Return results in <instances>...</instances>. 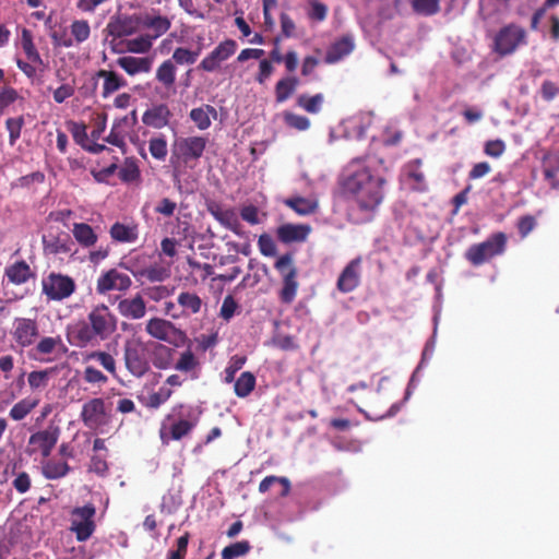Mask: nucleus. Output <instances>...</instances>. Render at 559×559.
<instances>
[{"label":"nucleus","instance_id":"f257e3e1","mask_svg":"<svg viewBox=\"0 0 559 559\" xmlns=\"http://www.w3.org/2000/svg\"><path fill=\"white\" fill-rule=\"evenodd\" d=\"M361 162V158L352 159L341 188L344 197L354 202L359 211L372 213L384 199L386 180L377 171L360 165Z\"/></svg>","mask_w":559,"mask_h":559},{"label":"nucleus","instance_id":"f03ea898","mask_svg":"<svg viewBox=\"0 0 559 559\" xmlns=\"http://www.w3.org/2000/svg\"><path fill=\"white\" fill-rule=\"evenodd\" d=\"M116 330V316L107 305L98 304L92 307L86 319L68 326L67 338L72 346L84 348L108 340Z\"/></svg>","mask_w":559,"mask_h":559},{"label":"nucleus","instance_id":"7ed1b4c3","mask_svg":"<svg viewBox=\"0 0 559 559\" xmlns=\"http://www.w3.org/2000/svg\"><path fill=\"white\" fill-rule=\"evenodd\" d=\"M148 348V342L139 337L127 340L123 344L124 366L138 379L151 370Z\"/></svg>","mask_w":559,"mask_h":559},{"label":"nucleus","instance_id":"20e7f679","mask_svg":"<svg viewBox=\"0 0 559 559\" xmlns=\"http://www.w3.org/2000/svg\"><path fill=\"white\" fill-rule=\"evenodd\" d=\"M274 269L282 277V288L278 292V299L282 304L290 305L299 288L298 269L295 265L294 254L287 252L277 258Z\"/></svg>","mask_w":559,"mask_h":559},{"label":"nucleus","instance_id":"39448f33","mask_svg":"<svg viewBox=\"0 0 559 559\" xmlns=\"http://www.w3.org/2000/svg\"><path fill=\"white\" fill-rule=\"evenodd\" d=\"M507 247V236L498 231L485 241L472 245L465 252V259L474 266L483 265L492 258L502 254Z\"/></svg>","mask_w":559,"mask_h":559},{"label":"nucleus","instance_id":"423d86ee","mask_svg":"<svg viewBox=\"0 0 559 559\" xmlns=\"http://www.w3.org/2000/svg\"><path fill=\"white\" fill-rule=\"evenodd\" d=\"M75 289V281L67 274L50 272L41 280V292L48 300L62 301L71 297Z\"/></svg>","mask_w":559,"mask_h":559},{"label":"nucleus","instance_id":"0eeeda50","mask_svg":"<svg viewBox=\"0 0 559 559\" xmlns=\"http://www.w3.org/2000/svg\"><path fill=\"white\" fill-rule=\"evenodd\" d=\"M206 144L207 139L201 135L177 140L171 152V164L175 166L176 162H182L185 165H188L191 160H198L202 157Z\"/></svg>","mask_w":559,"mask_h":559},{"label":"nucleus","instance_id":"6e6552de","mask_svg":"<svg viewBox=\"0 0 559 559\" xmlns=\"http://www.w3.org/2000/svg\"><path fill=\"white\" fill-rule=\"evenodd\" d=\"M95 514L96 508L93 503H87L72 510L70 530L75 534L78 542L87 540L95 532Z\"/></svg>","mask_w":559,"mask_h":559},{"label":"nucleus","instance_id":"1a4fd4ad","mask_svg":"<svg viewBox=\"0 0 559 559\" xmlns=\"http://www.w3.org/2000/svg\"><path fill=\"white\" fill-rule=\"evenodd\" d=\"M526 32L516 24H509L502 27L496 35L493 48L500 56L513 53L521 44L525 43Z\"/></svg>","mask_w":559,"mask_h":559},{"label":"nucleus","instance_id":"9d476101","mask_svg":"<svg viewBox=\"0 0 559 559\" xmlns=\"http://www.w3.org/2000/svg\"><path fill=\"white\" fill-rule=\"evenodd\" d=\"M132 285L131 277L119 272L117 269H110L100 274L96 282V292L99 295H106L109 292H126Z\"/></svg>","mask_w":559,"mask_h":559},{"label":"nucleus","instance_id":"9b49d317","mask_svg":"<svg viewBox=\"0 0 559 559\" xmlns=\"http://www.w3.org/2000/svg\"><path fill=\"white\" fill-rule=\"evenodd\" d=\"M59 439L58 428H48L31 435L27 453L29 455L40 452L43 457H48Z\"/></svg>","mask_w":559,"mask_h":559},{"label":"nucleus","instance_id":"f8f14e48","mask_svg":"<svg viewBox=\"0 0 559 559\" xmlns=\"http://www.w3.org/2000/svg\"><path fill=\"white\" fill-rule=\"evenodd\" d=\"M237 50V43L234 39H225L207 55L199 64V69L206 72L216 71L221 63L229 59Z\"/></svg>","mask_w":559,"mask_h":559},{"label":"nucleus","instance_id":"ddd939ff","mask_svg":"<svg viewBox=\"0 0 559 559\" xmlns=\"http://www.w3.org/2000/svg\"><path fill=\"white\" fill-rule=\"evenodd\" d=\"M81 419L90 429H97L106 424V406L102 397H94L83 404Z\"/></svg>","mask_w":559,"mask_h":559},{"label":"nucleus","instance_id":"4468645a","mask_svg":"<svg viewBox=\"0 0 559 559\" xmlns=\"http://www.w3.org/2000/svg\"><path fill=\"white\" fill-rule=\"evenodd\" d=\"M361 258L357 257L349 261L341 272L336 287L343 294H348L355 290L360 285L361 278Z\"/></svg>","mask_w":559,"mask_h":559},{"label":"nucleus","instance_id":"2eb2a0df","mask_svg":"<svg viewBox=\"0 0 559 559\" xmlns=\"http://www.w3.org/2000/svg\"><path fill=\"white\" fill-rule=\"evenodd\" d=\"M12 335L17 345L28 347L38 336V324L34 319L16 318Z\"/></svg>","mask_w":559,"mask_h":559},{"label":"nucleus","instance_id":"dca6fc26","mask_svg":"<svg viewBox=\"0 0 559 559\" xmlns=\"http://www.w3.org/2000/svg\"><path fill=\"white\" fill-rule=\"evenodd\" d=\"M138 23L141 27L148 29L147 33L153 40L166 34L171 27V21L167 16H163L157 12L144 13L138 16Z\"/></svg>","mask_w":559,"mask_h":559},{"label":"nucleus","instance_id":"f3484780","mask_svg":"<svg viewBox=\"0 0 559 559\" xmlns=\"http://www.w3.org/2000/svg\"><path fill=\"white\" fill-rule=\"evenodd\" d=\"M97 79H103L104 81L102 88L103 98L109 97L111 94L116 93L120 88L126 87L128 84L124 78L118 74L117 72L100 69L93 76L92 93H94L97 87Z\"/></svg>","mask_w":559,"mask_h":559},{"label":"nucleus","instance_id":"a211bd4d","mask_svg":"<svg viewBox=\"0 0 559 559\" xmlns=\"http://www.w3.org/2000/svg\"><path fill=\"white\" fill-rule=\"evenodd\" d=\"M312 228L308 224L286 223L277 227L276 237L282 243L304 242L307 240Z\"/></svg>","mask_w":559,"mask_h":559},{"label":"nucleus","instance_id":"6ab92c4d","mask_svg":"<svg viewBox=\"0 0 559 559\" xmlns=\"http://www.w3.org/2000/svg\"><path fill=\"white\" fill-rule=\"evenodd\" d=\"M194 424L188 419H180L168 425L163 421L159 438L163 444H168L171 440H181L183 437H187L193 429Z\"/></svg>","mask_w":559,"mask_h":559},{"label":"nucleus","instance_id":"aec40b11","mask_svg":"<svg viewBox=\"0 0 559 559\" xmlns=\"http://www.w3.org/2000/svg\"><path fill=\"white\" fill-rule=\"evenodd\" d=\"M355 48L354 37L350 34L343 35L333 41L328 48L324 62L334 64L348 56Z\"/></svg>","mask_w":559,"mask_h":559},{"label":"nucleus","instance_id":"412c9836","mask_svg":"<svg viewBox=\"0 0 559 559\" xmlns=\"http://www.w3.org/2000/svg\"><path fill=\"white\" fill-rule=\"evenodd\" d=\"M117 310L123 318L140 320L146 313V304L140 294L130 298H122L118 301Z\"/></svg>","mask_w":559,"mask_h":559},{"label":"nucleus","instance_id":"4be33fe9","mask_svg":"<svg viewBox=\"0 0 559 559\" xmlns=\"http://www.w3.org/2000/svg\"><path fill=\"white\" fill-rule=\"evenodd\" d=\"M177 304L182 318L199 314L202 308L206 306L197 293L190 290L180 292L177 297Z\"/></svg>","mask_w":559,"mask_h":559},{"label":"nucleus","instance_id":"5701e85b","mask_svg":"<svg viewBox=\"0 0 559 559\" xmlns=\"http://www.w3.org/2000/svg\"><path fill=\"white\" fill-rule=\"evenodd\" d=\"M171 111L166 104H158L147 109L142 116V122L154 129H162L169 123Z\"/></svg>","mask_w":559,"mask_h":559},{"label":"nucleus","instance_id":"b1692460","mask_svg":"<svg viewBox=\"0 0 559 559\" xmlns=\"http://www.w3.org/2000/svg\"><path fill=\"white\" fill-rule=\"evenodd\" d=\"M150 364L157 369H167L173 364L174 349L155 342H148Z\"/></svg>","mask_w":559,"mask_h":559},{"label":"nucleus","instance_id":"393cba45","mask_svg":"<svg viewBox=\"0 0 559 559\" xmlns=\"http://www.w3.org/2000/svg\"><path fill=\"white\" fill-rule=\"evenodd\" d=\"M117 66L124 70L129 75L147 73L152 68V59L147 57L124 56L116 60Z\"/></svg>","mask_w":559,"mask_h":559},{"label":"nucleus","instance_id":"a878e982","mask_svg":"<svg viewBox=\"0 0 559 559\" xmlns=\"http://www.w3.org/2000/svg\"><path fill=\"white\" fill-rule=\"evenodd\" d=\"M283 203L300 216L311 215L316 213L319 207V203L316 199L304 197H292L285 199Z\"/></svg>","mask_w":559,"mask_h":559},{"label":"nucleus","instance_id":"bb28decb","mask_svg":"<svg viewBox=\"0 0 559 559\" xmlns=\"http://www.w3.org/2000/svg\"><path fill=\"white\" fill-rule=\"evenodd\" d=\"M4 274L15 285H22L33 276L29 265L24 260L7 266Z\"/></svg>","mask_w":559,"mask_h":559},{"label":"nucleus","instance_id":"cd10ccee","mask_svg":"<svg viewBox=\"0 0 559 559\" xmlns=\"http://www.w3.org/2000/svg\"><path fill=\"white\" fill-rule=\"evenodd\" d=\"M110 237L117 242H134L139 237L138 225H126L122 223H115L109 230Z\"/></svg>","mask_w":559,"mask_h":559},{"label":"nucleus","instance_id":"c85d7f7f","mask_svg":"<svg viewBox=\"0 0 559 559\" xmlns=\"http://www.w3.org/2000/svg\"><path fill=\"white\" fill-rule=\"evenodd\" d=\"M173 329L170 321L160 318H152L145 325L146 333L159 341H167Z\"/></svg>","mask_w":559,"mask_h":559},{"label":"nucleus","instance_id":"c756f323","mask_svg":"<svg viewBox=\"0 0 559 559\" xmlns=\"http://www.w3.org/2000/svg\"><path fill=\"white\" fill-rule=\"evenodd\" d=\"M217 111L216 109L211 105H203L198 108H193L190 111V119L194 122V124L200 130H206L211 127L212 120L216 119Z\"/></svg>","mask_w":559,"mask_h":559},{"label":"nucleus","instance_id":"7c9ffc66","mask_svg":"<svg viewBox=\"0 0 559 559\" xmlns=\"http://www.w3.org/2000/svg\"><path fill=\"white\" fill-rule=\"evenodd\" d=\"M70 471V465L64 461L50 459L44 461L41 464V474L46 479L49 480L62 478L67 476Z\"/></svg>","mask_w":559,"mask_h":559},{"label":"nucleus","instance_id":"2f4dec72","mask_svg":"<svg viewBox=\"0 0 559 559\" xmlns=\"http://www.w3.org/2000/svg\"><path fill=\"white\" fill-rule=\"evenodd\" d=\"M543 171L545 179L551 188L559 189V155L547 154L543 159Z\"/></svg>","mask_w":559,"mask_h":559},{"label":"nucleus","instance_id":"473e14b6","mask_svg":"<svg viewBox=\"0 0 559 559\" xmlns=\"http://www.w3.org/2000/svg\"><path fill=\"white\" fill-rule=\"evenodd\" d=\"M72 234L75 240L85 248L93 247L97 242V235L86 223H74Z\"/></svg>","mask_w":559,"mask_h":559},{"label":"nucleus","instance_id":"72a5a7b5","mask_svg":"<svg viewBox=\"0 0 559 559\" xmlns=\"http://www.w3.org/2000/svg\"><path fill=\"white\" fill-rule=\"evenodd\" d=\"M127 124H129V116H124L123 118L116 120L112 123L109 134L105 138L107 143L119 147L122 152L126 151L127 146L124 141L126 131L122 127Z\"/></svg>","mask_w":559,"mask_h":559},{"label":"nucleus","instance_id":"f704fd0d","mask_svg":"<svg viewBox=\"0 0 559 559\" xmlns=\"http://www.w3.org/2000/svg\"><path fill=\"white\" fill-rule=\"evenodd\" d=\"M299 85L297 76L289 75L281 79L275 84V98L277 103L286 102L296 91Z\"/></svg>","mask_w":559,"mask_h":559},{"label":"nucleus","instance_id":"c9c22d12","mask_svg":"<svg viewBox=\"0 0 559 559\" xmlns=\"http://www.w3.org/2000/svg\"><path fill=\"white\" fill-rule=\"evenodd\" d=\"M255 383V376L251 371H243L234 381V392L238 397L245 399L254 390Z\"/></svg>","mask_w":559,"mask_h":559},{"label":"nucleus","instance_id":"e433bc0d","mask_svg":"<svg viewBox=\"0 0 559 559\" xmlns=\"http://www.w3.org/2000/svg\"><path fill=\"white\" fill-rule=\"evenodd\" d=\"M176 71L177 70L173 60H165L156 70V80L166 90L174 88L176 82Z\"/></svg>","mask_w":559,"mask_h":559},{"label":"nucleus","instance_id":"4c0bfd02","mask_svg":"<svg viewBox=\"0 0 559 559\" xmlns=\"http://www.w3.org/2000/svg\"><path fill=\"white\" fill-rule=\"evenodd\" d=\"M21 46H22V49H23L26 58L31 62L39 64V66L43 64V59L33 41L32 32L27 28L22 29Z\"/></svg>","mask_w":559,"mask_h":559},{"label":"nucleus","instance_id":"58836bf2","mask_svg":"<svg viewBox=\"0 0 559 559\" xmlns=\"http://www.w3.org/2000/svg\"><path fill=\"white\" fill-rule=\"evenodd\" d=\"M37 405L38 400L25 397L12 406L9 412V416L11 419L20 421L24 419Z\"/></svg>","mask_w":559,"mask_h":559},{"label":"nucleus","instance_id":"ea45409f","mask_svg":"<svg viewBox=\"0 0 559 559\" xmlns=\"http://www.w3.org/2000/svg\"><path fill=\"white\" fill-rule=\"evenodd\" d=\"M324 97L321 93L313 96L300 95L297 98V105L309 114H318L322 108Z\"/></svg>","mask_w":559,"mask_h":559},{"label":"nucleus","instance_id":"a19ab883","mask_svg":"<svg viewBox=\"0 0 559 559\" xmlns=\"http://www.w3.org/2000/svg\"><path fill=\"white\" fill-rule=\"evenodd\" d=\"M440 0H411L413 10L421 15H433L440 11Z\"/></svg>","mask_w":559,"mask_h":559},{"label":"nucleus","instance_id":"79ce46f5","mask_svg":"<svg viewBox=\"0 0 559 559\" xmlns=\"http://www.w3.org/2000/svg\"><path fill=\"white\" fill-rule=\"evenodd\" d=\"M148 151L157 160H165L168 148L167 141L164 135L154 136L148 141Z\"/></svg>","mask_w":559,"mask_h":559},{"label":"nucleus","instance_id":"37998d69","mask_svg":"<svg viewBox=\"0 0 559 559\" xmlns=\"http://www.w3.org/2000/svg\"><path fill=\"white\" fill-rule=\"evenodd\" d=\"M87 359H93V360L98 361L99 365L105 370H107L109 373H111L112 376H115L117 372L116 360L112 357V355H110L107 352H103V350L92 352L91 354L87 355Z\"/></svg>","mask_w":559,"mask_h":559},{"label":"nucleus","instance_id":"c03bdc74","mask_svg":"<svg viewBox=\"0 0 559 559\" xmlns=\"http://www.w3.org/2000/svg\"><path fill=\"white\" fill-rule=\"evenodd\" d=\"M153 45V38L148 34L141 35L136 38L130 39L127 44V48L133 53H145L148 52Z\"/></svg>","mask_w":559,"mask_h":559},{"label":"nucleus","instance_id":"a18cd8bd","mask_svg":"<svg viewBox=\"0 0 559 559\" xmlns=\"http://www.w3.org/2000/svg\"><path fill=\"white\" fill-rule=\"evenodd\" d=\"M246 361H247L246 356L234 355L229 359L228 365L226 366V368L224 370V382L225 383L234 382L236 380L235 379L236 373L243 367Z\"/></svg>","mask_w":559,"mask_h":559},{"label":"nucleus","instance_id":"49530a36","mask_svg":"<svg viewBox=\"0 0 559 559\" xmlns=\"http://www.w3.org/2000/svg\"><path fill=\"white\" fill-rule=\"evenodd\" d=\"M275 483H278L283 486V491H282L281 496L285 497L289 493V491H290L289 479L286 477H280V476H274V475L266 476L265 478H263L261 480V483L259 484V491L261 493H265L266 491H269L271 486L274 485Z\"/></svg>","mask_w":559,"mask_h":559},{"label":"nucleus","instance_id":"de8ad7c7","mask_svg":"<svg viewBox=\"0 0 559 559\" xmlns=\"http://www.w3.org/2000/svg\"><path fill=\"white\" fill-rule=\"evenodd\" d=\"M44 249L50 254L68 253L71 250L70 240L61 238H51L49 240L44 239Z\"/></svg>","mask_w":559,"mask_h":559},{"label":"nucleus","instance_id":"09e8293b","mask_svg":"<svg viewBox=\"0 0 559 559\" xmlns=\"http://www.w3.org/2000/svg\"><path fill=\"white\" fill-rule=\"evenodd\" d=\"M201 51V47H199L197 50L192 51L183 47H178L175 49L173 53V62H176L178 64H193Z\"/></svg>","mask_w":559,"mask_h":559},{"label":"nucleus","instance_id":"8fccbe9b","mask_svg":"<svg viewBox=\"0 0 559 559\" xmlns=\"http://www.w3.org/2000/svg\"><path fill=\"white\" fill-rule=\"evenodd\" d=\"M198 366L199 361L195 355L190 349H187L180 354V358L175 364V369L182 372H189L194 370Z\"/></svg>","mask_w":559,"mask_h":559},{"label":"nucleus","instance_id":"3c124183","mask_svg":"<svg viewBox=\"0 0 559 559\" xmlns=\"http://www.w3.org/2000/svg\"><path fill=\"white\" fill-rule=\"evenodd\" d=\"M250 548V544L247 540L234 543L223 549L222 558L235 559L249 552Z\"/></svg>","mask_w":559,"mask_h":559},{"label":"nucleus","instance_id":"603ef678","mask_svg":"<svg viewBox=\"0 0 559 559\" xmlns=\"http://www.w3.org/2000/svg\"><path fill=\"white\" fill-rule=\"evenodd\" d=\"M71 34L75 38L76 43H83L88 39L91 35V27L87 21L76 20L73 21L71 26Z\"/></svg>","mask_w":559,"mask_h":559},{"label":"nucleus","instance_id":"864d4df0","mask_svg":"<svg viewBox=\"0 0 559 559\" xmlns=\"http://www.w3.org/2000/svg\"><path fill=\"white\" fill-rule=\"evenodd\" d=\"M140 274L150 282H163L169 277L170 273L168 269L155 264L144 269Z\"/></svg>","mask_w":559,"mask_h":559},{"label":"nucleus","instance_id":"5fc2aeb1","mask_svg":"<svg viewBox=\"0 0 559 559\" xmlns=\"http://www.w3.org/2000/svg\"><path fill=\"white\" fill-rule=\"evenodd\" d=\"M23 126L24 118L22 116L7 119L5 128L9 132V140L11 145H14L17 139H20Z\"/></svg>","mask_w":559,"mask_h":559},{"label":"nucleus","instance_id":"6e6d98bb","mask_svg":"<svg viewBox=\"0 0 559 559\" xmlns=\"http://www.w3.org/2000/svg\"><path fill=\"white\" fill-rule=\"evenodd\" d=\"M119 178L124 182H133L140 178V169L135 162L127 159L119 170Z\"/></svg>","mask_w":559,"mask_h":559},{"label":"nucleus","instance_id":"4d7b16f0","mask_svg":"<svg viewBox=\"0 0 559 559\" xmlns=\"http://www.w3.org/2000/svg\"><path fill=\"white\" fill-rule=\"evenodd\" d=\"M285 123L298 131H305L310 127V120L306 116L297 115L294 112L284 114Z\"/></svg>","mask_w":559,"mask_h":559},{"label":"nucleus","instance_id":"13d9d810","mask_svg":"<svg viewBox=\"0 0 559 559\" xmlns=\"http://www.w3.org/2000/svg\"><path fill=\"white\" fill-rule=\"evenodd\" d=\"M83 380L90 384L103 385L107 383L108 378L97 368L93 366H86L83 371Z\"/></svg>","mask_w":559,"mask_h":559},{"label":"nucleus","instance_id":"bf43d9fd","mask_svg":"<svg viewBox=\"0 0 559 559\" xmlns=\"http://www.w3.org/2000/svg\"><path fill=\"white\" fill-rule=\"evenodd\" d=\"M60 344H61V338L59 336L58 337L46 336V337H43L37 343L35 350L37 354H40V355H49Z\"/></svg>","mask_w":559,"mask_h":559},{"label":"nucleus","instance_id":"052dcab7","mask_svg":"<svg viewBox=\"0 0 559 559\" xmlns=\"http://www.w3.org/2000/svg\"><path fill=\"white\" fill-rule=\"evenodd\" d=\"M238 307V302L235 298L231 295H227L223 300L219 317L228 322L235 316Z\"/></svg>","mask_w":559,"mask_h":559},{"label":"nucleus","instance_id":"680f3d73","mask_svg":"<svg viewBox=\"0 0 559 559\" xmlns=\"http://www.w3.org/2000/svg\"><path fill=\"white\" fill-rule=\"evenodd\" d=\"M70 132L74 139V141L82 146V148L85 146V144L88 142V135L86 133V126L82 122H70L69 123Z\"/></svg>","mask_w":559,"mask_h":559},{"label":"nucleus","instance_id":"e2e57ef3","mask_svg":"<svg viewBox=\"0 0 559 559\" xmlns=\"http://www.w3.org/2000/svg\"><path fill=\"white\" fill-rule=\"evenodd\" d=\"M217 222L234 233H238L240 224L234 209H226Z\"/></svg>","mask_w":559,"mask_h":559},{"label":"nucleus","instance_id":"0e129e2a","mask_svg":"<svg viewBox=\"0 0 559 559\" xmlns=\"http://www.w3.org/2000/svg\"><path fill=\"white\" fill-rule=\"evenodd\" d=\"M19 93L11 86H4L0 90V112L19 99Z\"/></svg>","mask_w":559,"mask_h":559},{"label":"nucleus","instance_id":"69168bd1","mask_svg":"<svg viewBox=\"0 0 559 559\" xmlns=\"http://www.w3.org/2000/svg\"><path fill=\"white\" fill-rule=\"evenodd\" d=\"M258 246L261 254L264 257H274L276 254V246L273 238L267 234L260 235Z\"/></svg>","mask_w":559,"mask_h":559},{"label":"nucleus","instance_id":"338daca9","mask_svg":"<svg viewBox=\"0 0 559 559\" xmlns=\"http://www.w3.org/2000/svg\"><path fill=\"white\" fill-rule=\"evenodd\" d=\"M177 210V203L169 199L163 198L160 199L154 207V212L160 214L165 217H171Z\"/></svg>","mask_w":559,"mask_h":559},{"label":"nucleus","instance_id":"774afa93","mask_svg":"<svg viewBox=\"0 0 559 559\" xmlns=\"http://www.w3.org/2000/svg\"><path fill=\"white\" fill-rule=\"evenodd\" d=\"M540 95L545 102H551L559 95V86L550 80H545L540 86Z\"/></svg>","mask_w":559,"mask_h":559}]
</instances>
